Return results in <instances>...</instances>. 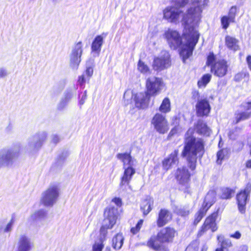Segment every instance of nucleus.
I'll list each match as a JSON object with an SVG mask.
<instances>
[{
	"mask_svg": "<svg viewBox=\"0 0 251 251\" xmlns=\"http://www.w3.org/2000/svg\"><path fill=\"white\" fill-rule=\"evenodd\" d=\"M194 129L198 134L201 135H209L210 132L206 123L201 119H199L194 124Z\"/></svg>",
	"mask_w": 251,
	"mask_h": 251,
	"instance_id": "obj_26",
	"label": "nucleus"
},
{
	"mask_svg": "<svg viewBox=\"0 0 251 251\" xmlns=\"http://www.w3.org/2000/svg\"><path fill=\"white\" fill-rule=\"evenodd\" d=\"M180 122V118L178 116L175 115L171 118V125L173 126V127L167 136L166 139L167 140H170L175 136L179 134L181 130Z\"/></svg>",
	"mask_w": 251,
	"mask_h": 251,
	"instance_id": "obj_22",
	"label": "nucleus"
},
{
	"mask_svg": "<svg viewBox=\"0 0 251 251\" xmlns=\"http://www.w3.org/2000/svg\"><path fill=\"white\" fill-rule=\"evenodd\" d=\"M151 125L158 134L164 135L170 129V124L166 116L160 113H156L151 121Z\"/></svg>",
	"mask_w": 251,
	"mask_h": 251,
	"instance_id": "obj_8",
	"label": "nucleus"
},
{
	"mask_svg": "<svg viewBox=\"0 0 251 251\" xmlns=\"http://www.w3.org/2000/svg\"><path fill=\"white\" fill-rule=\"evenodd\" d=\"M150 99L151 97L145 92L136 94L134 97L135 105L138 108H145L148 107Z\"/></svg>",
	"mask_w": 251,
	"mask_h": 251,
	"instance_id": "obj_23",
	"label": "nucleus"
},
{
	"mask_svg": "<svg viewBox=\"0 0 251 251\" xmlns=\"http://www.w3.org/2000/svg\"><path fill=\"white\" fill-rule=\"evenodd\" d=\"M178 235L177 230L168 226L162 228L156 235L151 236L147 240L146 246L154 251H169V244L173 243Z\"/></svg>",
	"mask_w": 251,
	"mask_h": 251,
	"instance_id": "obj_3",
	"label": "nucleus"
},
{
	"mask_svg": "<svg viewBox=\"0 0 251 251\" xmlns=\"http://www.w3.org/2000/svg\"><path fill=\"white\" fill-rule=\"evenodd\" d=\"M46 216V212L43 210H39L35 212L34 214V219L36 220L38 219H41L45 217Z\"/></svg>",
	"mask_w": 251,
	"mask_h": 251,
	"instance_id": "obj_44",
	"label": "nucleus"
},
{
	"mask_svg": "<svg viewBox=\"0 0 251 251\" xmlns=\"http://www.w3.org/2000/svg\"><path fill=\"white\" fill-rule=\"evenodd\" d=\"M111 201L114 202L118 207H121L123 205L122 200L119 197L113 198Z\"/></svg>",
	"mask_w": 251,
	"mask_h": 251,
	"instance_id": "obj_47",
	"label": "nucleus"
},
{
	"mask_svg": "<svg viewBox=\"0 0 251 251\" xmlns=\"http://www.w3.org/2000/svg\"><path fill=\"white\" fill-rule=\"evenodd\" d=\"M152 204L153 202L149 200H146L144 201L143 204L140 207V209L142 212L143 216L144 217H145L148 215L152 210Z\"/></svg>",
	"mask_w": 251,
	"mask_h": 251,
	"instance_id": "obj_33",
	"label": "nucleus"
},
{
	"mask_svg": "<svg viewBox=\"0 0 251 251\" xmlns=\"http://www.w3.org/2000/svg\"><path fill=\"white\" fill-rule=\"evenodd\" d=\"M178 153V150L176 149L171 152L168 157L165 158L162 160V168L165 172L171 169L173 165L178 164L179 162Z\"/></svg>",
	"mask_w": 251,
	"mask_h": 251,
	"instance_id": "obj_19",
	"label": "nucleus"
},
{
	"mask_svg": "<svg viewBox=\"0 0 251 251\" xmlns=\"http://www.w3.org/2000/svg\"><path fill=\"white\" fill-rule=\"evenodd\" d=\"M124 170L123 174L120 179V187L129 185L133 175L136 173L135 169L133 167V166L124 167Z\"/></svg>",
	"mask_w": 251,
	"mask_h": 251,
	"instance_id": "obj_21",
	"label": "nucleus"
},
{
	"mask_svg": "<svg viewBox=\"0 0 251 251\" xmlns=\"http://www.w3.org/2000/svg\"><path fill=\"white\" fill-rule=\"evenodd\" d=\"M246 61L248 66V67L251 71V55H249L246 57Z\"/></svg>",
	"mask_w": 251,
	"mask_h": 251,
	"instance_id": "obj_51",
	"label": "nucleus"
},
{
	"mask_svg": "<svg viewBox=\"0 0 251 251\" xmlns=\"http://www.w3.org/2000/svg\"><path fill=\"white\" fill-rule=\"evenodd\" d=\"M205 215L202 213L201 211L198 210L194 215V219L192 223L193 227H196L197 225L200 223L203 217Z\"/></svg>",
	"mask_w": 251,
	"mask_h": 251,
	"instance_id": "obj_39",
	"label": "nucleus"
},
{
	"mask_svg": "<svg viewBox=\"0 0 251 251\" xmlns=\"http://www.w3.org/2000/svg\"><path fill=\"white\" fill-rule=\"evenodd\" d=\"M59 195L58 186H50L43 193L40 202L45 206H51L56 201Z\"/></svg>",
	"mask_w": 251,
	"mask_h": 251,
	"instance_id": "obj_10",
	"label": "nucleus"
},
{
	"mask_svg": "<svg viewBox=\"0 0 251 251\" xmlns=\"http://www.w3.org/2000/svg\"><path fill=\"white\" fill-rule=\"evenodd\" d=\"M205 65L210 67V72L218 77L226 76L228 73L229 67L226 60L224 58L218 59L217 55L213 51H210L207 54Z\"/></svg>",
	"mask_w": 251,
	"mask_h": 251,
	"instance_id": "obj_6",
	"label": "nucleus"
},
{
	"mask_svg": "<svg viewBox=\"0 0 251 251\" xmlns=\"http://www.w3.org/2000/svg\"><path fill=\"white\" fill-rule=\"evenodd\" d=\"M190 0H172V2L178 8L185 7L189 3Z\"/></svg>",
	"mask_w": 251,
	"mask_h": 251,
	"instance_id": "obj_41",
	"label": "nucleus"
},
{
	"mask_svg": "<svg viewBox=\"0 0 251 251\" xmlns=\"http://www.w3.org/2000/svg\"><path fill=\"white\" fill-rule=\"evenodd\" d=\"M171 66V55L167 51L160 55L154 57L151 65L152 70L157 73L166 70Z\"/></svg>",
	"mask_w": 251,
	"mask_h": 251,
	"instance_id": "obj_12",
	"label": "nucleus"
},
{
	"mask_svg": "<svg viewBox=\"0 0 251 251\" xmlns=\"http://www.w3.org/2000/svg\"><path fill=\"white\" fill-rule=\"evenodd\" d=\"M223 238V237L221 235H218L217 236V239L218 241H220V238Z\"/></svg>",
	"mask_w": 251,
	"mask_h": 251,
	"instance_id": "obj_59",
	"label": "nucleus"
},
{
	"mask_svg": "<svg viewBox=\"0 0 251 251\" xmlns=\"http://www.w3.org/2000/svg\"><path fill=\"white\" fill-rule=\"evenodd\" d=\"M238 43V40L234 37L229 35L225 37V45L229 50L234 51L238 50L240 49Z\"/></svg>",
	"mask_w": 251,
	"mask_h": 251,
	"instance_id": "obj_29",
	"label": "nucleus"
},
{
	"mask_svg": "<svg viewBox=\"0 0 251 251\" xmlns=\"http://www.w3.org/2000/svg\"><path fill=\"white\" fill-rule=\"evenodd\" d=\"M211 109L209 102L206 99H201L196 104V115L199 117H207Z\"/></svg>",
	"mask_w": 251,
	"mask_h": 251,
	"instance_id": "obj_18",
	"label": "nucleus"
},
{
	"mask_svg": "<svg viewBox=\"0 0 251 251\" xmlns=\"http://www.w3.org/2000/svg\"><path fill=\"white\" fill-rule=\"evenodd\" d=\"M93 72L94 71L92 67H88L86 68L85 72L83 74L87 77L88 82L89 81L90 78L92 76Z\"/></svg>",
	"mask_w": 251,
	"mask_h": 251,
	"instance_id": "obj_45",
	"label": "nucleus"
},
{
	"mask_svg": "<svg viewBox=\"0 0 251 251\" xmlns=\"http://www.w3.org/2000/svg\"><path fill=\"white\" fill-rule=\"evenodd\" d=\"M2 156L0 155V167L3 164Z\"/></svg>",
	"mask_w": 251,
	"mask_h": 251,
	"instance_id": "obj_57",
	"label": "nucleus"
},
{
	"mask_svg": "<svg viewBox=\"0 0 251 251\" xmlns=\"http://www.w3.org/2000/svg\"><path fill=\"white\" fill-rule=\"evenodd\" d=\"M83 53V43L79 41L75 44L70 55V66L73 69H77L81 62Z\"/></svg>",
	"mask_w": 251,
	"mask_h": 251,
	"instance_id": "obj_15",
	"label": "nucleus"
},
{
	"mask_svg": "<svg viewBox=\"0 0 251 251\" xmlns=\"http://www.w3.org/2000/svg\"><path fill=\"white\" fill-rule=\"evenodd\" d=\"M245 166L246 168L251 169V159H249L246 161L245 163Z\"/></svg>",
	"mask_w": 251,
	"mask_h": 251,
	"instance_id": "obj_53",
	"label": "nucleus"
},
{
	"mask_svg": "<svg viewBox=\"0 0 251 251\" xmlns=\"http://www.w3.org/2000/svg\"><path fill=\"white\" fill-rule=\"evenodd\" d=\"M216 200V192L211 190L206 194L202 206L199 210L204 214H206L209 209L215 203Z\"/></svg>",
	"mask_w": 251,
	"mask_h": 251,
	"instance_id": "obj_20",
	"label": "nucleus"
},
{
	"mask_svg": "<svg viewBox=\"0 0 251 251\" xmlns=\"http://www.w3.org/2000/svg\"><path fill=\"white\" fill-rule=\"evenodd\" d=\"M250 75L248 72H240L236 74L234 77V80L236 82H239L242 80H248Z\"/></svg>",
	"mask_w": 251,
	"mask_h": 251,
	"instance_id": "obj_38",
	"label": "nucleus"
},
{
	"mask_svg": "<svg viewBox=\"0 0 251 251\" xmlns=\"http://www.w3.org/2000/svg\"><path fill=\"white\" fill-rule=\"evenodd\" d=\"M218 215L219 209L212 212L206 217L197 233V238L199 239L202 237L208 230H210L212 232H214L218 230V226L216 220Z\"/></svg>",
	"mask_w": 251,
	"mask_h": 251,
	"instance_id": "obj_7",
	"label": "nucleus"
},
{
	"mask_svg": "<svg viewBox=\"0 0 251 251\" xmlns=\"http://www.w3.org/2000/svg\"><path fill=\"white\" fill-rule=\"evenodd\" d=\"M163 82L161 78L154 77L153 79L148 78L145 83V93L150 97H156L162 89Z\"/></svg>",
	"mask_w": 251,
	"mask_h": 251,
	"instance_id": "obj_11",
	"label": "nucleus"
},
{
	"mask_svg": "<svg viewBox=\"0 0 251 251\" xmlns=\"http://www.w3.org/2000/svg\"><path fill=\"white\" fill-rule=\"evenodd\" d=\"M200 94L199 91L195 90L192 92V98L193 100H196L199 98Z\"/></svg>",
	"mask_w": 251,
	"mask_h": 251,
	"instance_id": "obj_49",
	"label": "nucleus"
},
{
	"mask_svg": "<svg viewBox=\"0 0 251 251\" xmlns=\"http://www.w3.org/2000/svg\"><path fill=\"white\" fill-rule=\"evenodd\" d=\"M227 154V151L226 149H222L219 150L216 154V163L217 164L221 165L223 161Z\"/></svg>",
	"mask_w": 251,
	"mask_h": 251,
	"instance_id": "obj_36",
	"label": "nucleus"
},
{
	"mask_svg": "<svg viewBox=\"0 0 251 251\" xmlns=\"http://www.w3.org/2000/svg\"><path fill=\"white\" fill-rule=\"evenodd\" d=\"M188 33H183V36L187 39L185 44L179 47V55L184 63L193 55V50L198 42L200 34L193 26L188 27Z\"/></svg>",
	"mask_w": 251,
	"mask_h": 251,
	"instance_id": "obj_5",
	"label": "nucleus"
},
{
	"mask_svg": "<svg viewBox=\"0 0 251 251\" xmlns=\"http://www.w3.org/2000/svg\"><path fill=\"white\" fill-rule=\"evenodd\" d=\"M2 157V160L4 164L8 165L12 162L14 157L18 156V154L13 152L11 151H7L4 154L1 155Z\"/></svg>",
	"mask_w": 251,
	"mask_h": 251,
	"instance_id": "obj_35",
	"label": "nucleus"
},
{
	"mask_svg": "<svg viewBox=\"0 0 251 251\" xmlns=\"http://www.w3.org/2000/svg\"><path fill=\"white\" fill-rule=\"evenodd\" d=\"M164 36L172 50H176L182 44V36L176 30L168 29L165 31Z\"/></svg>",
	"mask_w": 251,
	"mask_h": 251,
	"instance_id": "obj_14",
	"label": "nucleus"
},
{
	"mask_svg": "<svg viewBox=\"0 0 251 251\" xmlns=\"http://www.w3.org/2000/svg\"><path fill=\"white\" fill-rule=\"evenodd\" d=\"M86 81H88L87 77L84 74L78 76L77 82L80 86H84V84Z\"/></svg>",
	"mask_w": 251,
	"mask_h": 251,
	"instance_id": "obj_46",
	"label": "nucleus"
},
{
	"mask_svg": "<svg viewBox=\"0 0 251 251\" xmlns=\"http://www.w3.org/2000/svg\"><path fill=\"white\" fill-rule=\"evenodd\" d=\"M245 111L238 112L235 114L234 123L237 124L239 122L248 120L251 117V101L246 103Z\"/></svg>",
	"mask_w": 251,
	"mask_h": 251,
	"instance_id": "obj_24",
	"label": "nucleus"
},
{
	"mask_svg": "<svg viewBox=\"0 0 251 251\" xmlns=\"http://www.w3.org/2000/svg\"><path fill=\"white\" fill-rule=\"evenodd\" d=\"M6 74H7V73L5 71V70H2V69L0 70V77L5 76V75H6Z\"/></svg>",
	"mask_w": 251,
	"mask_h": 251,
	"instance_id": "obj_54",
	"label": "nucleus"
},
{
	"mask_svg": "<svg viewBox=\"0 0 251 251\" xmlns=\"http://www.w3.org/2000/svg\"><path fill=\"white\" fill-rule=\"evenodd\" d=\"M137 69L141 73L144 74L151 73V71L148 66L141 59H139L138 62Z\"/></svg>",
	"mask_w": 251,
	"mask_h": 251,
	"instance_id": "obj_37",
	"label": "nucleus"
},
{
	"mask_svg": "<svg viewBox=\"0 0 251 251\" xmlns=\"http://www.w3.org/2000/svg\"><path fill=\"white\" fill-rule=\"evenodd\" d=\"M171 102L168 97L164 98L159 107V110L161 114H167L171 111Z\"/></svg>",
	"mask_w": 251,
	"mask_h": 251,
	"instance_id": "obj_30",
	"label": "nucleus"
},
{
	"mask_svg": "<svg viewBox=\"0 0 251 251\" xmlns=\"http://www.w3.org/2000/svg\"><path fill=\"white\" fill-rule=\"evenodd\" d=\"M239 11V7L234 5L229 9L227 15H225L221 17V24L223 29H226L230 23H235V17Z\"/></svg>",
	"mask_w": 251,
	"mask_h": 251,
	"instance_id": "obj_16",
	"label": "nucleus"
},
{
	"mask_svg": "<svg viewBox=\"0 0 251 251\" xmlns=\"http://www.w3.org/2000/svg\"><path fill=\"white\" fill-rule=\"evenodd\" d=\"M251 193V183L248 182L244 189H241L236 194V200L239 211L241 213L246 211V206Z\"/></svg>",
	"mask_w": 251,
	"mask_h": 251,
	"instance_id": "obj_13",
	"label": "nucleus"
},
{
	"mask_svg": "<svg viewBox=\"0 0 251 251\" xmlns=\"http://www.w3.org/2000/svg\"><path fill=\"white\" fill-rule=\"evenodd\" d=\"M215 251H224V250H223L222 249V248L219 247V248H216L215 249Z\"/></svg>",
	"mask_w": 251,
	"mask_h": 251,
	"instance_id": "obj_58",
	"label": "nucleus"
},
{
	"mask_svg": "<svg viewBox=\"0 0 251 251\" xmlns=\"http://www.w3.org/2000/svg\"><path fill=\"white\" fill-rule=\"evenodd\" d=\"M242 234L239 231H236L233 233L230 234L229 237L232 238H234L236 240H238L241 238Z\"/></svg>",
	"mask_w": 251,
	"mask_h": 251,
	"instance_id": "obj_48",
	"label": "nucleus"
},
{
	"mask_svg": "<svg viewBox=\"0 0 251 251\" xmlns=\"http://www.w3.org/2000/svg\"><path fill=\"white\" fill-rule=\"evenodd\" d=\"M191 6L185 12L174 6L166 7L163 10V18L170 23L176 24L181 22L184 27L190 24H197L201 18L206 3L204 0H191Z\"/></svg>",
	"mask_w": 251,
	"mask_h": 251,
	"instance_id": "obj_1",
	"label": "nucleus"
},
{
	"mask_svg": "<svg viewBox=\"0 0 251 251\" xmlns=\"http://www.w3.org/2000/svg\"><path fill=\"white\" fill-rule=\"evenodd\" d=\"M33 247V244L29 239L25 235L20 236L17 251H29Z\"/></svg>",
	"mask_w": 251,
	"mask_h": 251,
	"instance_id": "obj_25",
	"label": "nucleus"
},
{
	"mask_svg": "<svg viewBox=\"0 0 251 251\" xmlns=\"http://www.w3.org/2000/svg\"><path fill=\"white\" fill-rule=\"evenodd\" d=\"M235 190L229 187H223L221 189L220 198L222 200L230 199L234 194Z\"/></svg>",
	"mask_w": 251,
	"mask_h": 251,
	"instance_id": "obj_32",
	"label": "nucleus"
},
{
	"mask_svg": "<svg viewBox=\"0 0 251 251\" xmlns=\"http://www.w3.org/2000/svg\"><path fill=\"white\" fill-rule=\"evenodd\" d=\"M52 140L53 143L56 144L59 141V138L57 136H55L53 137Z\"/></svg>",
	"mask_w": 251,
	"mask_h": 251,
	"instance_id": "obj_56",
	"label": "nucleus"
},
{
	"mask_svg": "<svg viewBox=\"0 0 251 251\" xmlns=\"http://www.w3.org/2000/svg\"><path fill=\"white\" fill-rule=\"evenodd\" d=\"M103 35H104V36H106L104 33H102V35H97L91 44V51L97 53L98 55L100 54L103 43Z\"/></svg>",
	"mask_w": 251,
	"mask_h": 251,
	"instance_id": "obj_27",
	"label": "nucleus"
},
{
	"mask_svg": "<svg viewBox=\"0 0 251 251\" xmlns=\"http://www.w3.org/2000/svg\"><path fill=\"white\" fill-rule=\"evenodd\" d=\"M172 219V213L169 209L165 208H161L156 217V226L159 228L163 227L171 221Z\"/></svg>",
	"mask_w": 251,
	"mask_h": 251,
	"instance_id": "obj_17",
	"label": "nucleus"
},
{
	"mask_svg": "<svg viewBox=\"0 0 251 251\" xmlns=\"http://www.w3.org/2000/svg\"><path fill=\"white\" fill-rule=\"evenodd\" d=\"M191 176L188 169L184 166L177 168L175 171V178L179 185L184 187V193H190Z\"/></svg>",
	"mask_w": 251,
	"mask_h": 251,
	"instance_id": "obj_9",
	"label": "nucleus"
},
{
	"mask_svg": "<svg viewBox=\"0 0 251 251\" xmlns=\"http://www.w3.org/2000/svg\"><path fill=\"white\" fill-rule=\"evenodd\" d=\"M144 220L143 219H140L135 226L132 227L130 231L133 235L137 234L140 231L141 227L143 226Z\"/></svg>",
	"mask_w": 251,
	"mask_h": 251,
	"instance_id": "obj_40",
	"label": "nucleus"
},
{
	"mask_svg": "<svg viewBox=\"0 0 251 251\" xmlns=\"http://www.w3.org/2000/svg\"><path fill=\"white\" fill-rule=\"evenodd\" d=\"M70 98H71V96H69V97H68V99H70Z\"/></svg>",
	"mask_w": 251,
	"mask_h": 251,
	"instance_id": "obj_62",
	"label": "nucleus"
},
{
	"mask_svg": "<svg viewBox=\"0 0 251 251\" xmlns=\"http://www.w3.org/2000/svg\"><path fill=\"white\" fill-rule=\"evenodd\" d=\"M87 99V95H86V91H85L84 93H83V95L81 97V99L79 101V104L80 105H82L84 104L85 100Z\"/></svg>",
	"mask_w": 251,
	"mask_h": 251,
	"instance_id": "obj_50",
	"label": "nucleus"
},
{
	"mask_svg": "<svg viewBox=\"0 0 251 251\" xmlns=\"http://www.w3.org/2000/svg\"><path fill=\"white\" fill-rule=\"evenodd\" d=\"M250 155L251 156V150H250Z\"/></svg>",
	"mask_w": 251,
	"mask_h": 251,
	"instance_id": "obj_61",
	"label": "nucleus"
},
{
	"mask_svg": "<svg viewBox=\"0 0 251 251\" xmlns=\"http://www.w3.org/2000/svg\"><path fill=\"white\" fill-rule=\"evenodd\" d=\"M212 75L209 73L204 74L198 81L197 85L199 88L205 87L207 84L210 81Z\"/></svg>",
	"mask_w": 251,
	"mask_h": 251,
	"instance_id": "obj_34",
	"label": "nucleus"
},
{
	"mask_svg": "<svg viewBox=\"0 0 251 251\" xmlns=\"http://www.w3.org/2000/svg\"><path fill=\"white\" fill-rule=\"evenodd\" d=\"M233 246V244L231 241L227 239H223V240L221 241V246L220 248H222L223 250L224 249H227L228 248H231Z\"/></svg>",
	"mask_w": 251,
	"mask_h": 251,
	"instance_id": "obj_42",
	"label": "nucleus"
},
{
	"mask_svg": "<svg viewBox=\"0 0 251 251\" xmlns=\"http://www.w3.org/2000/svg\"><path fill=\"white\" fill-rule=\"evenodd\" d=\"M117 158L120 160L123 164L124 167L126 166H133L135 160L131 154V151L128 152L119 153L116 155Z\"/></svg>",
	"mask_w": 251,
	"mask_h": 251,
	"instance_id": "obj_28",
	"label": "nucleus"
},
{
	"mask_svg": "<svg viewBox=\"0 0 251 251\" xmlns=\"http://www.w3.org/2000/svg\"><path fill=\"white\" fill-rule=\"evenodd\" d=\"M190 213V211L184 208H180L176 212V214L178 216L182 217H188Z\"/></svg>",
	"mask_w": 251,
	"mask_h": 251,
	"instance_id": "obj_43",
	"label": "nucleus"
},
{
	"mask_svg": "<svg viewBox=\"0 0 251 251\" xmlns=\"http://www.w3.org/2000/svg\"><path fill=\"white\" fill-rule=\"evenodd\" d=\"M105 251H111V249L110 247H107L105 249Z\"/></svg>",
	"mask_w": 251,
	"mask_h": 251,
	"instance_id": "obj_60",
	"label": "nucleus"
},
{
	"mask_svg": "<svg viewBox=\"0 0 251 251\" xmlns=\"http://www.w3.org/2000/svg\"><path fill=\"white\" fill-rule=\"evenodd\" d=\"M12 225V222H9V223H8L7 225L6 228H5V230H4L5 231H10L11 229Z\"/></svg>",
	"mask_w": 251,
	"mask_h": 251,
	"instance_id": "obj_52",
	"label": "nucleus"
},
{
	"mask_svg": "<svg viewBox=\"0 0 251 251\" xmlns=\"http://www.w3.org/2000/svg\"><path fill=\"white\" fill-rule=\"evenodd\" d=\"M124 237L122 233H118L116 234L112 238V245L113 248L116 250H119L123 245Z\"/></svg>",
	"mask_w": 251,
	"mask_h": 251,
	"instance_id": "obj_31",
	"label": "nucleus"
},
{
	"mask_svg": "<svg viewBox=\"0 0 251 251\" xmlns=\"http://www.w3.org/2000/svg\"><path fill=\"white\" fill-rule=\"evenodd\" d=\"M207 246L206 245H203L201 249V251H207Z\"/></svg>",
	"mask_w": 251,
	"mask_h": 251,
	"instance_id": "obj_55",
	"label": "nucleus"
},
{
	"mask_svg": "<svg viewBox=\"0 0 251 251\" xmlns=\"http://www.w3.org/2000/svg\"><path fill=\"white\" fill-rule=\"evenodd\" d=\"M205 152V143L203 139L197 138L194 131L189 128L185 133L184 146L181 152L182 157L185 158L189 169L194 171L196 169L198 157L202 158Z\"/></svg>",
	"mask_w": 251,
	"mask_h": 251,
	"instance_id": "obj_2",
	"label": "nucleus"
},
{
	"mask_svg": "<svg viewBox=\"0 0 251 251\" xmlns=\"http://www.w3.org/2000/svg\"><path fill=\"white\" fill-rule=\"evenodd\" d=\"M120 216L117 208L114 206L106 207L103 212V224L100 229V237L98 242H95L92 246V251H102L104 242L105 241L108 233V229H112L117 223Z\"/></svg>",
	"mask_w": 251,
	"mask_h": 251,
	"instance_id": "obj_4",
	"label": "nucleus"
}]
</instances>
